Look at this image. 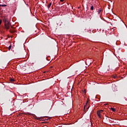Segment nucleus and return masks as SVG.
I'll list each match as a JSON object with an SVG mask.
<instances>
[{"label": "nucleus", "mask_w": 127, "mask_h": 127, "mask_svg": "<svg viewBox=\"0 0 127 127\" xmlns=\"http://www.w3.org/2000/svg\"><path fill=\"white\" fill-rule=\"evenodd\" d=\"M3 22H4V23L5 24V28H6V29H9L10 24L9 22L7 20V19L6 18H4V19H3Z\"/></svg>", "instance_id": "obj_1"}, {"label": "nucleus", "mask_w": 127, "mask_h": 127, "mask_svg": "<svg viewBox=\"0 0 127 127\" xmlns=\"http://www.w3.org/2000/svg\"><path fill=\"white\" fill-rule=\"evenodd\" d=\"M89 101V99H87V101L86 103V104L84 106V112H86L87 111V110L89 109V106H87V104L88 103V101Z\"/></svg>", "instance_id": "obj_2"}, {"label": "nucleus", "mask_w": 127, "mask_h": 127, "mask_svg": "<svg viewBox=\"0 0 127 127\" xmlns=\"http://www.w3.org/2000/svg\"><path fill=\"white\" fill-rule=\"evenodd\" d=\"M103 11V9L101 8H100L98 9L97 12H98V14H100V13H102V12Z\"/></svg>", "instance_id": "obj_3"}, {"label": "nucleus", "mask_w": 127, "mask_h": 127, "mask_svg": "<svg viewBox=\"0 0 127 127\" xmlns=\"http://www.w3.org/2000/svg\"><path fill=\"white\" fill-rule=\"evenodd\" d=\"M97 114L98 116L99 117V118L100 119H101V113H100V112L97 111Z\"/></svg>", "instance_id": "obj_4"}, {"label": "nucleus", "mask_w": 127, "mask_h": 127, "mask_svg": "<svg viewBox=\"0 0 127 127\" xmlns=\"http://www.w3.org/2000/svg\"><path fill=\"white\" fill-rule=\"evenodd\" d=\"M41 119H42L41 118H40V117H37V116L35 117V119L36 120H40Z\"/></svg>", "instance_id": "obj_5"}, {"label": "nucleus", "mask_w": 127, "mask_h": 127, "mask_svg": "<svg viewBox=\"0 0 127 127\" xmlns=\"http://www.w3.org/2000/svg\"><path fill=\"white\" fill-rule=\"evenodd\" d=\"M111 109L112 111H113V112H115L116 111V110L113 108H111Z\"/></svg>", "instance_id": "obj_6"}, {"label": "nucleus", "mask_w": 127, "mask_h": 127, "mask_svg": "<svg viewBox=\"0 0 127 127\" xmlns=\"http://www.w3.org/2000/svg\"><path fill=\"white\" fill-rule=\"evenodd\" d=\"M51 5H52V2H50L49 4H48V8H49L51 7Z\"/></svg>", "instance_id": "obj_7"}, {"label": "nucleus", "mask_w": 127, "mask_h": 127, "mask_svg": "<svg viewBox=\"0 0 127 127\" xmlns=\"http://www.w3.org/2000/svg\"><path fill=\"white\" fill-rule=\"evenodd\" d=\"M10 81L11 82H14L15 80L13 78L10 79Z\"/></svg>", "instance_id": "obj_8"}, {"label": "nucleus", "mask_w": 127, "mask_h": 127, "mask_svg": "<svg viewBox=\"0 0 127 127\" xmlns=\"http://www.w3.org/2000/svg\"><path fill=\"white\" fill-rule=\"evenodd\" d=\"M91 10H94V6L92 5L90 7Z\"/></svg>", "instance_id": "obj_9"}, {"label": "nucleus", "mask_w": 127, "mask_h": 127, "mask_svg": "<svg viewBox=\"0 0 127 127\" xmlns=\"http://www.w3.org/2000/svg\"><path fill=\"white\" fill-rule=\"evenodd\" d=\"M11 47H12L11 45L9 46V48H8L9 51L10 50V49H11Z\"/></svg>", "instance_id": "obj_10"}, {"label": "nucleus", "mask_w": 127, "mask_h": 127, "mask_svg": "<svg viewBox=\"0 0 127 127\" xmlns=\"http://www.w3.org/2000/svg\"><path fill=\"white\" fill-rule=\"evenodd\" d=\"M6 6H7L6 4H1V6L2 7Z\"/></svg>", "instance_id": "obj_11"}, {"label": "nucleus", "mask_w": 127, "mask_h": 127, "mask_svg": "<svg viewBox=\"0 0 127 127\" xmlns=\"http://www.w3.org/2000/svg\"><path fill=\"white\" fill-rule=\"evenodd\" d=\"M100 113H102L103 112V110H100V111H98Z\"/></svg>", "instance_id": "obj_12"}, {"label": "nucleus", "mask_w": 127, "mask_h": 127, "mask_svg": "<svg viewBox=\"0 0 127 127\" xmlns=\"http://www.w3.org/2000/svg\"><path fill=\"white\" fill-rule=\"evenodd\" d=\"M1 23H2V20L0 19V25H1Z\"/></svg>", "instance_id": "obj_13"}, {"label": "nucleus", "mask_w": 127, "mask_h": 127, "mask_svg": "<svg viewBox=\"0 0 127 127\" xmlns=\"http://www.w3.org/2000/svg\"><path fill=\"white\" fill-rule=\"evenodd\" d=\"M83 93H84V94H85V93H86V91H85V90H84V91H83Z\"/></svg>", "instance_id": "obj_14"}, {"label": "nucleus", "mask_w": 127, "mask_h": 127, "mask_svg": "<svg viewBox=\"0 0 127 127\" xmlns=\"http://www.w3.org/2000/svg\"><path fill=\"white\" fill-rule=\"evenodd\" d=\"M60 1L63 2V1H64V0H60Z\"/></svg>", "instance_id": "obj_15"}, {"label": "nucleus", "mask_w": 127, "mask_h": 127, "mask_svg": "<svg viewBox=\"0 0 127 127\" xmlns=\"http://www.w3.org/2000/svg\"><path fill=\"white\" fill-rule=\"evenodd\" d=\"M53 68V66H50V68Z\"/></svg>", "instance_id": "obj_16"}, {"label": "nucleus", "mask_w": 127, "mask_h": 127, "mask_svg": "<svg viewBox=\"0 0 127 127\" xmlns=\"http://www.w3.org/2000/svg\"><path fill=\"white\" fill-rule=\"evenodd\" d=\"M1 4H0V6H1Z\"/></svg>", "instance_id": "obj_17"}]
</instances>
